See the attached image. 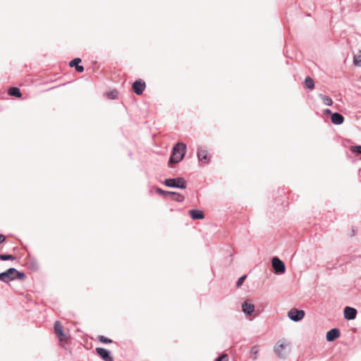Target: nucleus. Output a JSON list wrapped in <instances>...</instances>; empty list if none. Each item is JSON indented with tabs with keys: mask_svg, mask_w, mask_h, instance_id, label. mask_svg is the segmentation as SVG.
I'll return each instance as SVG.
<instances>
[{
	"mask_svg": "<svg viewBox=\"0 0 361 361\" xmlns=\"http://www.w3.org/2000/svg\"><path fill=\"white\" fill-rule=\"evenodd\" d=\"M24 280L25 274L23 272L18 271L15 268H10L7 271L0 273V281L8 283L15 279Z\"/></svg>",
	"mask_w": 361,
	"mask_h": 361,
	"instance_id": "f257e3e1",
	"label": "nucleus"
},
{
	"mask_svg": "<svg viewBox=\"0 0 361 361\" xmlns=\"http://www.w3.org/2000/svg\"><path fill=\"white\" fill-rule=\"evenodd\" d=\"M186 152V145L182 142L177 143L172 150V154L169 159V164H177L180 162Z\"/></svg>",
	"mask_w": 361,
	"mask_h": 361,
	"instance_id": "f03ea898",
	"label": "nucleus"
},
{
	"mask_svg": "<svg viewBox=\"0 0 361 361\" xmlns=\"http://www.w3.org/2000/svg\"><path fill=\"white\" fill-rule=\"evenodd\" d=\"M290 352V344L286 343L284 340L279 341L274 346V353L281 359L286 358Z\"/></svg>",
	"mask_w": 361,
	"mask_h": 361,
	"instance_id": "7ed1b4c3",
	"label": "nucleus"
},
{
	"mask_svg": "<svg viewBox=\"0 0 361 361\" xmlns=\"http://www.w3.org/2000/svg\"><path fill=\"white\" fill-rule=\"evenodd\" d=\"M164 184L167 187L180 189H185L187 185L186 181L183 178H168L164 180Z\"/></svg>",
	"mask_w": 361,
	"mask_h": 361,
	"instance_id": "20e7f679",
	"label": "nucleus"
},
{
	"mask_svg": "<svg viewBox=\"0 0 361 361\" xmlns=\"http://www.w3.org/2000/svg\"><path fill=\"white\" fill-rule=\"evenodd\" d=\"M271 264L276 274H282L286 271L285 264L279 257H273L271 259Z\"/></svg>",
	"mask_w": 361,
	"mask_h": 361,
	"instance_id": "39448f33",
	"label": "nucleus"
},
{
	"mask_svg": "<svg viewBox=\"0 0 361 361\" xmlns=\"http://www.w3.org/2000/svg\"><path fill=\"white\" fill-rule=\"evenodd\" d=\"M305 311L302 310L291 309L288 312V317L293 322H299L305 317Z\"/></svg>",
	"mask_w": 361,
	"mask_h": 361,
	"instance_id": "423d86ee",
	"label": "nucleus"
},
{
	"mask_svg": "<svg viewBox=\"0 0 361 361\" xmlns=\"http://www.w3.org/2000/svg\"><path fill=\"white\" fill-rule=\"evenodd\" d=\"M54 331L60 341H66L69 338L68 336L63 333V326L59 321H56L54 323Z\"/></svg>",
	"mask_w": 361,
	"mask_h": 361,
	"instance_id": "0eeeda50",
	"label": "nucleus"
},
{
	"mask_svg": "<svg viewBox=\"0 0 361 361\" xmlns=\"http://www.w3.org/2000/svg\"><path fill=\"white\" fill-rule=\"evenodd\" d=\"M197 156L200 161L205 164H209L210 161V157L208 155V152L204 147H198Z\"/></svg>",
	"mask_w": 361,
	"mask_h": 361,
	"instance_id": "6e6552de",
	"label": "nucleus"
},
{
	"mask_svg": "<svg viewBox=\"0 0 361 361\" xmlns=\"http://www.w3.org/2000/svg\"><path fill=\"white\" fill-rule=\"evenodd\" d=\"M145 87H146L145 82L140 79L135 80L133 83V90L137 95L142 94L143 91L145 90Z\"/></svg>",
	"mask_w": 361,
	"mask_h": 361,
	"instance_id": "1a4fd4ad",
	"label": "nucleus"
},
{
	"mask_svg": "<svg viewBox=\"0 0 361 361\" xmlns=\"http://www.w3.org/2000/svg\"><path fill=\"white\" fill-rule=\"evenodd\" d=\"M97 353L104 360V361H113V357L110 355V351L103 348H97Z\"/></svg>",
	"mask_w": 361,
	"mask_h": 361,
	"instance_id": "9d476101",
	"label": "nucleus"
},
{
	"mask_svg": "<svg viewBox=\"0 0 361 361\" xmlns=\"http://www.w3.org/2000/svg\"><path fill=\"white\" fill-rule=\"evenodd\" d=\"M344 318L348 320H353L356 317L357 310L351 307H345L343 311Z\"/></svg>",
	"mask_w": 361,
	"mask_h": 361,
	"instance_id": "9b49d317",
	"label": "nucleus"
},
{
	"mask_svg": "<svg viewBox=\"0 0 361 361\" xmlns=\"http://www.w3.org/2000/svg\"><path fill=\"white\" fill-rule=\"evenodd\" d=\"M255 305L248 300L245 301L242 305V311L246 315H251L255 311Z\"/></svg>",
	"mask_w": 361,
	"mask_h": 361,
	"instance_id": "f8f14e48",
	"label": "nucleus"
},
{
	"mask_svg": "<svg viewBox=\"0 0 361 361\" xmlns=\"http://www.w3.org/2000/svg\"><path fill=\"white\" fill-rule=\"evenodd\" d=\"M340 331L338 329L334 328L326 333V339L329 342L334 341L340 336Z\"/></svg>",
	"mask_w": 361,
	"mask_h": 361,
	"instance_id": "ddd939ff",
	"label": "nucleus"
},
{
	"mask_svg": "<svg viewBox=\"0 0 361 361\" xmlns=\"http://www.w3.org/2000/svg\"><path fill=\"white\" fill-rule=\"evenodd\" d=\"M344 117L339 113L331 114V122L335 125H341L343 123Z\"/></svg>",
	"mask_w": 361,
	"mask_h": 361,
	"instance_id": "4468645a",
	"label": "nucleus"
},
{
	"mask_svg": "<svg viewBox=\"0 0 361 361\" xmlns=\"http://www.w3.org/2000/svg\"><path fill=\"white\" fill-rule=\"evenodd\" d=\"M189 213L192 219H202L204 217L203 212L199 209H191Z\"/></svg>",
	"mask_w": 361,
	"mask_h": 361,
	"instance_id": "2eb2a0df",
	"label": "nucleus"
},
{
	"mask_svg": "<svg viewBox=\"0 0 361 361\" xmlns=\"http://www.w3.org/2000/svg\"><path fill=\"white\" fill-rule=\"evenodd\" d=\"M169 195L172 197L173 200L178 202H181L185 200V197L183 195L175 192H169Z\"/></svg>",
	"mask_w": 361,
	"mask_h": 361,
	"instance_id": "dca6fc26",
	"label": "nucleus"
},
{
	"mask_svg": "<svg viewBox=\"0 0 361 361\" xmlns=\"http://www.w3.org/2000/svg\"><path fill=\"white\" fill-rule=\"evenodd\" d=\"M305 87L307 88V89H309V90H313L314 87V80L310 77V76H307L305 79Z\"/></svg>",
	"mask_w": 361,
	"mask_h": 361,
	"instance_id": "f3484780",
	"label": "nucleus"
},
{
	"mask_svg": "<svg viewBox=\"0 0 361 361\" xmlns=\"http://www.w3.org/2000/svg\"><path fill=\"white\" fill-rule=\"evenodd\" d=\"M319 97L325 105L331 106L333 104V101L330 97L321 94Z\"/></svg>",
	"mask_w": 361,
	"mask_h": 361,
	"instance_id": "a211bd4d",
	"label": "nucleus"
},
{
	"mask_svg": "<svg viewBox=\"0 0 361 361\" xmlns=\"http://www.w3.org/2000/svg\"><path fill=\"white\" fill-rule=\"evenodd\" d=\"M8 94L11 96L16 97H21V92L18 87H11L8 90Z\"/></svg>",
	"mask_w": 361,
	"mask_h": 361,
	"instance_id": "6ab92c4d",
	"label": "nucleus"
},
{
	"mask_svg": "<svg viewBox=\"0 0 361 361\" xmlns=\"http://www.w3.org/2000/svg\"><path fill=\"white\" fill-rule=\"evenodd\" d=\"M353 63L355 66L361 67V51L354 56Z\"/></svg>",
	"mask_w": 361,
	"mask_h": 361,
	"instance_id": "aec40b11",
	"label": "nucleus"
},
{
	"mask_svg": "<svg viewBox=\"0 0 361 361\" xmlns=\"http://www.w3.org/2000/svg\"><path fill=\"white\" fill-rule=\"evenodd\" d=\"M16 257L12 255H0V259L2 261L14 260Z\"/></svg>",
	"mask_w": 361,
	"mask_h": 361,
	"instance_id": "412c9836",
	"label": "nucleus"
},
{
	"mask_svg": "<svg viewBox=\"0 0 361 361\" xmlns=\"http://www.w3.org/2000/svg\"><path fill=\"white\" fill-rule=\"evenodd\" d=\"M81 62V59L79 58H75L71 60L69 63V66L71 67H76V66L79 65V63Z\"/></svg>",
	"mask_w": 361,
	"mask_h": 361,
	"instance_id": "4be33fe9",
	"label": "nucleus"
},
{
	"mask_svg": "<svg viewBox=\"0 0 361 361\" xmlns=\"http://www.w3.org/2000/svg\"><path fill=\"white\" fill-rule=\"evenodd\" d=\"M118 96V92L116 90H113L107 93V97L111 99H114Z\"/></svg>",
	"mask_w": 361,
	"mask_h": 361,
	"instance_id": "5701e85b",
	"label": "nucleus"
},
{
	"mask_svg": "<svg viewBox=\"0 0 361 361\" xmlns=\"http://www.w3.org/2000/svg\"><path fill=\"white\" fill-rule=\"evenodd\" d=\"M99 340L101 342L104 343H112V341L111 339H109V338H106V337H105L104 336H99Z\"/></svg>",
	"mask_w": 361,
	"mask_h": 361,
	"instance_id": "b1692460",
	"label": "nucleus"
},
{
	"mask_svg": "<svg viewBox=\"0 0 361 361\" xmlns=\"http://www.w3.org/2000/svg\"><path fill=\"white\" fill-rule=\"evenodd\" d=\"M351 151L355 153L361 154V145L352 146Z\"/></svg>",
	"mask_w": 361,
	"mask_h": 361,
	"instance_id": "393cba45",
	"label": "nucleus"
},
{
	"mask_svg": "<svg viewBox=\"0 0 361 361\" xmlns=\"http://www.w3.org/2000/svg\"><path fill=\"white\" fill-rule=\"evenodd\" d=\"M245 279H246V275H244V276H242L241 277H240L236 282V286L238 288L241 286Z\"/></svg>",
	"mask_w": 361,
	"mask_h": 361,
	"instance_id": "a878e982",
	"label": "nucleus"
},
{
	"mask_svg": "<svg viewBox=\"0 0 361 361\" xmlns=\"http://www.w3.org/2000/svg\"><path fill=\"white\" fill-rule=\"evenodd\" d=\"M214 361H228V355L226 354H224L216 357Z\"/></svg>",
	"mask_w": 361,
	"mask_h": 361,
	"instance_id": "bb28decb",
	"label": "nucleus"
},
{
	"mask_svg": "<svg viewBox=\"0 0 361 361\" xmlns=\"http://www.w3.org/2000/svg\"><path fill=\"white\" fill-rule=\"evenodd\" d=\"M156 191H157V192L158 194L163 195H169V192H170L169 191H164V190H163L162 189H161L159 188H157L156 189Z\"/></svg>",
	"mask_w": 361,
	"mask_h": 361,
	"instance_id": "cd10ccee",
	"label": "nucleus"
},
{
	"mask_svg": "<svg viewBox=\"0 0 361 361\" xmlns=\"http://www.w3.org/2000/svg\"><path fill=\"white\" fill-rule=\"evenodd\" d=\"M75 70L78 72V73H82L84 71V67L82 66H80V65H78L76 66L75 67Z\"/></svg>",
	"mask_w": 361,
	"mask_h": 361,
	"instance_id": "c85d7f7f",
	"label": "nucleus"
},
{
	"mask_svg": "<svg viewBox=\"0 0 361 361\" xmlns=\"http://www.w3.org/2000/svg\"><path fill=\"white\" fill-rule=\"evenodd\" d=\"M251 353L255 355L254 359H256V355L258 353L257 348L256 346L252 347L251 349Z\"/></svg>",
	"mask_w": 361,
	"mask_h": 361,
	"instance_id": "c756f323",
	"label": "nucleus"
},
{
	"mask_svg": "<svg viewBox=\"0 0 361 361\" xmlns=\"http://www.w3.org/2000/svg\"><path fill=\"white\" fill-rule=\"evenodd\" d=\"M324 114H331V111L330 109H325V110L324 111Z\"/></svg>",
	"mask_w": 361,
	"mask_h": 361,
	"instance_id": "7c9ffc66",
	"label": "nucleus"
},
{
	"mask_svg": "<svg viewBox=\"0 0 361 361\" xmlns=\"http://www.w3.org/2000/svg\"><path fill=\"white\" fill-rule=\"evenodd\" d=\"M5 240V237L4 235L0 234V243Z\"/></svg>",
	"mask_w": 361,
	"mask_h": 361,
	"instance_id": "2f4dec72",
	"label": "nucleus"
}]
</instances>
